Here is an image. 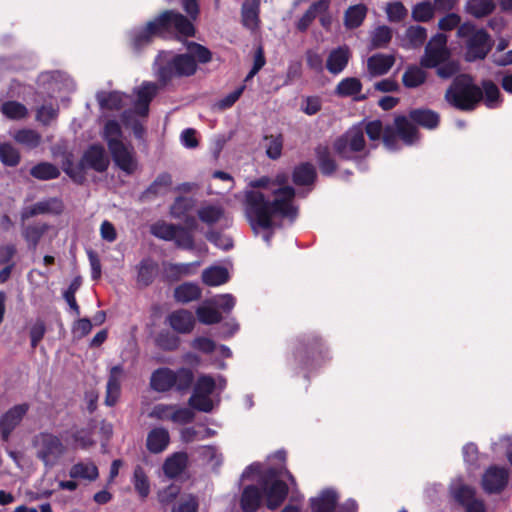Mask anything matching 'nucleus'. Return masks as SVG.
I'll list each match as a JSON object with an SVG mask.
<instances>
[{"label":"nucleus","instance_id":"f257e3e1","mask_svg":"<svg viewBox=\"0 0 512 512\" xmlns=\"http://www.w3.org/2000/svg\"><path fill=\"white\" fill-rule=\"evenodd\" d=\"M289 175L278 173L273 179L263 177L252 183L254 189L245 192L244 210L255 234H262L269 244L275 226L274 217L295 219L298 207L295 191L288 185Z\"/></svg>","mask_w":512,"mask_h":512},{"label":"nucleus","instance_id":"f03ea898","mask_svg":"<svg viewBox=\"0 0 512 512\" xmlns=\"http://www.w3.org/2000/svg\"><path fill=\"white\" fill-rule=\"evenodd\" d=\"M211 59V53L203 46L191 42L187 52L175 54L171 51H162L154 62V72L159 80L166 84L175 77H188L197 69V62L206 63Z\"/></svg>","mask_w":512,"mask_h":512},{"label":"nucleus","instance_id":"7ed1b4c3","mask_svg":"<svg viewBox=\"0 0 512 512\" xmlns=\"http://www.w3.org/2000/svg\"><path fill=\"white\" fill-rule=\"evenodd\" d=\"M483 91L468 75L457 76L446 92V100L460 110H472L483 100L488 108L499 106L500 91L491 81H483Z\"/></svg>","mask_w":512,"mask_h":512},{"label":"nucleus","instance_id":"20e7f679","mask_svg":"<svg viewBox=\"0 0 512 512\" xmlns=\"http://www.w3.org/2000/svg\"><path fill=\"white\" fill-rule=\"evenodd\" d=\"M175 31L183 36H192L194 26L182 14L174 11H164L156 19L147 23L145 27L134 29L131 32V41L135 47L148 43L152 37Z\"/></svg>","mask_w":512,"mask_h":512},{"label":"nucleus","instance_id":"39448f33","mask_svg":"<svg viewBox=\"0 0 512 512\" xmlns=\"http://www.w3.org/2000/svg\"><path fill=\"white\" fill-rule=\"evenodd\" d=\"M241 477L242 479L251 478L261 483L266 506L271 510L278 508L288 493V484L281 477L287 478L291 486L296 485L294 477L288 471L280 476L275 470L269 469L264 475H261V465L258 463L247 467Z\"/></svg>","mask_w":512,"mask_h":512},{"label":"nucleus","instance_id":"423d86ee","mask_svg":"<svg viewBox=\"0 0 512 512\" xmlns=\"http://www.w3.org/2000/svg\"><path fill=\"white\" fill-rule=\"evenodd\" d=\"M103 138L115 164L124 172L131 174L137 168L134 148L123 141L120 125L115 120L106 122L103 129Z\"/></svg>","mask_w":512,"mask_h":512},{"label":"nucleus","instance_id":"0eeeda50","mask_svg":"<svg viewBox=\"0 0 512 512\" xmlns=\"http://www.w3.org/2000/svg\"><path fill=\"white\" fill-rule=\"evenodd\" d=\"M226 381L223 377L213 378L209 375H201L197 379L193 393L189 399V405L202 412H210L219 402V393L225 388Z\"/></svg>","mask_w":512,"mask_h":512},{"label":"nucleus","instance_id":"6e6552de","mask_svg":"<svg viewBox=\"0 0 512 512\" xmlns=\"http://www.w3.org/2000/svg\"><path fill=\"white\" fill-rule=\"evenodd\" d=\"M457 36L464 40L465 59L469 62L484 59L491 50L490 35L484 29H478L470 22L459 26Z\"/></svg>","mask_w":512,"mask_h":512},{"label":"nucleus","instance_id":"1a4fd4ad","mask_svg":"<svg viewBox=\"0 0 512 512\" xmlns=\"http://www.w3.org/2000/svg\"><path fill=\"white\" fill-rule=\"evenodd\" d=\"M158 86L155 83L145 82L136 91V100L132 110L125 111L123 122L126 127L133 130L135 137L142 138L144 129L140 117H146L149 111V104L157 93Z\"/></svg>","mask_w":512,"mask_h":512},{"label":"nucleus","instance_id":"9d476101","mask_svg":"<svg viewBox=\"0 0 512 512\" xmlns=\"http://www.w3.org/2000/svg\"><path fill=\"white\" fill-rule=\"evenodd\" d=\"M193 373L188 368H180L174 371L169 368L155 370L150 378V386L157 392H166L171 389L186 391L193 381Z\"/></svg>","mask_w":512,"mask_h":512},{"label":"nucleus","instance_id":"9b49d317","mask_svg":"<svg viewBox=\"0 0 512 512\" xmlns=\"http://www.w3.org/2000/svg\"><path fill=\"white\" fill-rule=\"evenodd\" d=\"M36 450V456L45 467L52 468L59 463L60 459L66 453V446L62 440L48 432H43L35 436L33 441Z\"/></svg>","mask_w":512,"mask_h":512},{"label":"nucleus","instance_id":"f8f14e48","mask_svg":"<svg viewBox=\"0 0 512 512\" xmlns=\"http://www.w3.org/2000/svg\"><path fill=\"white\" fill-rule=\"evenodd\" d=\"M450 494L465 512H487L483 499L477 496L476 489L464 482L461 477L454 478L449 486Z\"/></svg>","mask_w":512,"mask_h":512},{"label":"nucleus","instance_id":"ddd939ff","mask_svg":"<svg viewBox=\"0 0 512 512\" xmlns=\"http://www.w3.org/2000/svg\"><path fill=\"white\" fill-rule=\"evenodd\" d=\"M150 231L157 238L175 241L176 245L183 249H190L193 246L191 233L183 227L158 221L151 226Z\"/></svg>","mask_w":512,"mask_h":512},{"label":"nucleus","instance_id":"4468645a","mask_svg":"<svg viewBox=\"0 0 512 512\" xmlns=\"http://www.w3.org/2000/svg\"><path fill=\"white\" fill-rule=\"evenodd\" d=\"M509 477L507 468L492 465L483 472L480 486L483 492L488 495L500 494L507 488Z\"/></svg>","mask_w":512,"mask_h":512},{"label":"nucleus","instance_id":"2eb2a0df","mask_svg":"<svg viewBox=\"0 0 512 512\" xmlns=\"http://www.w3.org/2000/svg\"><path fill=\"white\" fill-rule=\"evenodd\" d=\"M448 58L447 37L438 33L428 42L420 63L422 67L434 68L444 63Z\"/></svg>","mask_w":512,"mask_h":512},{"label":"nucleus","instance_id":"dca6fc26","mask_svg":"<svg viewBox=\"0 0 512 512\" xmlns=\"http://www.w3.org/2000/svg\"><path fill=\"white\" fill-rule=\"evenodd\" d=\"M365 145L362 126H354L334 143V149L344 159H351L355 152L363 150Z\"/></svg>","mask_w":512,"mask_h":512},{"label":"nucleus","instance_id":"f3484780","mask_svg":"<svg viewBox=\"0 0 512 512\" xmlns=\"http://www.w3.org/2000/svg\"><path fill=\"white\" fill-rule=\"evenodd\" d=\"M38 87L41 93H46L51 97L55 94L67 90L74 89L72 79L62 72H45L41 73L38 77Z\"/></svg>","mask_w":512,"mask_h":512},{"label":"nucleus","instance_id":"a211bd4d","mask_svg":"<svg viewBox=\"0 0 512 512\" xmlns=\"http://www.w3.org/2000/svg\"><path fill=\"white\" fill-rule=\"evenodd\" d=\"M22 236L28 247L35 250L41 241L51 244L53 239L57 236V231L54 227L46 223L38 222L24 226Z\"/></svg>","mask_w":512,"mask_h":512},{"label":"nucleus","instance_id":"6ab92c4d","mask_svg":"<svg viewBox=\"0 0 512 512\" xmlns=\"http://www.w3.org/2000/svg\"><path fill=\"white\" fill-rule=\"evenodd\" d=\"M28 410V404H17L0 416V436L3 441L9 440L12 432L20 425Z\"/></svg>","mask_w":512,"mask_h":512},{"label":"nucleus","instance_id":"aec40b11","mask_svg":"<svg viewBox=\"0 0 512 512\" xmlns=\"http://www.w3.org/2000/svg\"><path fill=\"white\" fill-rule=\"evenodd\" d=\"M363 131L365 130L371 141H379L381 138L385 147L389 151H396L400 148L396 136L392 133L391 128H383L380 120L369 121L365 124Z\"/></svg>","mask_w":512,"mask_h":512},{"label":"nucleus","instance_id":"412c9836","mask_svg":"<svg viewBox=\"0 0 512 512\" xmlns=\"http://www.w3.org/2000/svg\"><path fill=\"white\" fill-rule=\"evenodd\" d=\"M339 495L332 488L320 490L315 496L309 498L310 512H335Z\"/></svg>","mask_w":512,"mask_h":512},{"label":"nucleus","instance_id":"4be33fe9","mask_svg":"<svg viewBox=\"0 0 512 512\" xmlns=\"http://www.w3.org/2000/svg\"><path fill=\"white\" fill-rule=\"evenodd\" d=\"M170 444L169 431L161 426L150 429L146 437V448L152 454L164 452Z\"/></svg>","mask_w":512,"mask_h":512},{"label":"nucleus","instance_id":"5701e85b","mask_svg":"<svg viewBox=\"0 0 512 512\" xmlns=\"http://www.w3.org/2000/svg\"><path fill=\"white\" fill-rule=\"evenodd\" d=\"M166 322L177 333L187 334L190 333L195 325V318L192 312L179 309L170 313Z\"/></svg>","mask_w":512,"mask_h":512},{"label":"nucleus","instance_id":"b1692460","mask_svg":"<svg viewBox=\"0 0 512 512\" xmlns=\"http://www.w3.org/2000/svg\"><path fill=\"white\" fill-rule=\"evenodd\" d=\"M395 64L392 54L376 53L367 59V72L371 78L387 74Z\"/></svg>","mask_w":512,"mask_h":512},{"label":"nucleus","instance_id":"393cba45","mask_svg":"<svg viewBox=\"0 0 512 512\" xmlns=\"http://www.w3.org/2000/svg\"><path fill=\"white\" fill-rule=\"evenodd\" d=\"M351 58V50L347 45H342L330 51L326 68L331 74L341 73L347 66Z\"/></svg>","mask_w":512,"mask_h":512},{"label":"nucleus","instance_id":"a878e982","mask_svg":"<svg viewBox=\"0 0 512 512\" xmlns=\"http://www.w3.org/2000/svg\"><path fill=\"white\" fill-rule=\"evenodd\" d=\"M81 164L83 167H89L98 172H103L109 165V158L102 146L93 145L85 152Z\"/></svg>","mask_w":512,"mask_h":512},{"label":"nucleus","instance_id":"bb28decb","mask_svg":"<svg viewBox=\"0 0 512 512\" xmlns=\"http://www.w3.org/2000/svg\"><path fill=\"white\" fill-rule=\"evenodd\" d=\"M123 377L124 370L122 366L116 365L110 369L105 397V404L107 406H113L118 401L121 392V381Z\"/></svg>","mask_w":512,"mask_h":512},{"label":"nucleus","instance_id":"cd10ccee","mask_svg":"<svg viewBox=\"0 0 512 512\" xmlns=\"http://www.w3.org/2000/svg\"><path fill=\"white\" fill-rule=\"evenodd\" d=\"M69 476L72 479L94 482L99 477V470L96 464L90 460L79 461L71 466Z\"/></svg>","mask_w":512,"mask_h":512},{"label":"nucleus","instance_id":"c85d7f7f","mask_svg":"<svg viewBox=\"0 0 512 512\" xmlns=\"http://www.w3.org/2000/svg\"><path fill=\"white\" fill-rule=\"evenodd\" d=\"M259 8V0H245L242 4L241 21L250 31H256L259 27Z\"/></svg>","mask_w":512,"mask_h":512},{"label":"nucleus","instance_id":"c756f323","mask_svg":"<svg viewBox=\"0 0 512 512\" xmlns=\"http://www.w3.org/2000/svg\"><path fill=\"white\" fill-rule=\"evenodd\" d=\"M96 99L102 110H119L127 103L129 97L118 91H100L96 94Z\"/></svg>","mask_w":512,"mask_h":512},{"label":"nucleus","instance_id":"7c9ffc66","mask_svg":"<svg viewBox=\"0 0 512 512\" xmlns=\"http://www.w3.org/2000/svg\"><path fill=\"white\" fill-rule=\"evenodd\" d=\"M188 455L185 452H175L163 464V471L169 478L180 475L186 468Z\"/></svg>","mask_w":512,"mask_h":512},{"label":"nucleus","instance_id":"2f4dec72","mask_svg":"<svg viewBox=\"0 0 512 512\" xmlns=\"http://www.w3.org/2000/svg\"><path fill=\"white\" fill-rule=\"evenodd\" d=\"M394 126L395 131L406 145H412L417 141V129L406 117H396Z\"/></svg>","mask_w":512,"mask_h":512},{"label":"nucleus","instance_id":"473e14b6","mask_svg":"<svg viewBox=\"0 0 512 512\" xmlns=\"http://www.w3.org/2000/svg\"><path fill=\"white\" fill-rule=\"evenodd\" d=\"M261 502V493L254 485H247L241 495L240 505L243 512H256Z\"/></svg>","mask_w":512,"mask_h":512},{"label":"nucleus","instance_id":"72a5a7b5","mask_svg":"<svg viewBox=\"0 0 512 512\" xmlns=\"http://www.w3.org/2000/svg\"><path fill=\"white\" fill-rule=\"evenodd\" d=\"M201 296V289L196 283L185 282L177 286L174 290L175 300L179 303H189L199 299Z\"/></svg>","mask_w":512,"mask_h":512},{"label":"nucleus","instance_id":"f704fd0d","mask_svg":"<svg viewBox=\"0 0 512 512\" xmlns=\"http://www.w3.org/2000/svg\"><path fill=\"white\" fill-rule=\"evenodd\" d=\"M228 279V269L220 265L211 266L202 273V280L208 286L222 285L226 283Z\"/></svg>","mask_w":512,"mask_h":512},{"label":"nucleus","instance_id":"c9c22d12","mask_svg":"<svg viewBox=\"0 0 512 512\" xmlns=\"http://www.w3.org/2000/svg\"><path fill=\"white\" fill-rule=\"evenodd\" d=\"M367 15V7L363 4L350 6L344 14V25L347 29L359 27Z\"/></svg>","mask_w":512,"mask_h":512},{"label":"nucleus","instance_id":"e433bc0d","mask_svg":"<svg viewBox=\"0 0 512 512\" xmlns=\"http://www.w3.org/2000/svg\"><path fill=\"white\" fill-rule=\"evenodd\" d=\"M198 320L206 325L215 324L222 319L221 313L216 309L212 301H204L196 310Z\"/></svg>","mask_w":512,"mask_h":512},{"label":"nucleus","instance_id":"4c0bfd02","mask_svg":"<svg viewBox=\"0 0 512 512\" xmlns=\"http://www.w3.org/2000/svg\"><path fill=\"white\" fill-rule=\"evenodd\" d=\"M495 9L494 0H467L465 11L475 18H482L491 14Z\"/></svg>","mask_w":512,"mask_h":512},{"label":"nucleus","instance_id":"58836bf2","mask_svg":"<svg viewBox=\"0 0 512 512\" xmlns=\"http://www.w3.org/2000/svg\"><path fill=\"white\" fill-rule=\"evenodd\" d=\"M426 78V72L421 67L410 65L403 73L402 82L407 88H417L425 82Z\"/></svg>","mask_w":512,"mask_h":512},{"label":"nucleus","instance_id":"ea45409f","mask_svg":"<svg viewBox=\"0 0 512 512\" xmlns=\"http://www.w3.org/2000/svg\"><path fill=\"white\" fill-rule=\"evenodd\" d=\"M315 178V168L309 163H302L295 167L293 171V182L298 186L311 185Z\"/></svg>","mask_w":512,"mask_h":512},{"label":"nucleus","instance_id":"a19ab883","mask_svg":"<svg viewBox=\"0 0 512 512\" xmlns=\"http://www.w3.org/2000/svg\"><path fill=\"white\" fill-rule=\"evenodd\" d=\"M198 266H200V262L167 263L164 265V271L169 278H179L193 274Z\"/></svg>","mask_w":512,"mask_h":512},{"label":"nucleus","instance_id":"79ce46f5","mask_svg":"<svg viewBox=\"0 0 512 512\" xmlns=\"http://www.w3.org/2000/svg\"><path fill=\"white\" fill-rule=\"evenodd\" d=\"M362 84L355 77L342 79L336 86L335 93L341 97H354L361 92Z\"/></svg>","mask_w":512,"mask_h":512},{"label":"nucleus","instance_id":"37998d69","mask_svg":"<svg viewBox=\"0 0 512 512\" xmlns=\"http://www.w3.org/2000/svg\"><path fill=\"white\" fill-rule=\"evenodd\" d=\"M427 38V32L424 27L411 26L406 30L403 40V46L407 48L420 47Z\"/></svg>","mask_w":512,"mask_h":512},{"label":"nucleus","instance_id":"c03bdc74","mask_svg":"<svg viewBox=\"0 0 512 512\" xmlns=\"http://www.w3.org/2000/svg\"><path fill=\"white\" fill-rule=\"evenodd\" d=\"M13 138L18 144L28 149L36 148L42 139L41 135L32 129L18 130L13 134Z\"/></svg>","mask_w":512,"mask_h":512},{"label":"nucleus","instance_id":"a18cd8bd","mask_svg":"<svg viewBox=\"0 0 512 512\" xmlns=\"http://www.w3.org/2000/svg\"><path fill=\"white\" fill-rule=\"evenodd\" d=\"M410 117L414 122L428 129L437 127L439 123L438 114L431 110H414L410 113Z\"/></svg>","mask_w":512,"mask_h":512},{"label":"nucleus","instance_id":"49530a36","mask_svg":"<svg viewBox=\"0 0 512 512\" xmlns=\"http://www.w3.org/2000/svg\"><path fill=\"white\" fill-rule=\"evenodd\" d=\"M198 216L201 221L207 224H214L225 219V213L219 205L207 204L198 210Z\"/></svg>","mask_w":512,"mask_h":512},{"label":"nucleus","instance_id":"de8ad7c7","mask_svg":"<svg viewBox=\"0 0 512 512\" xmlns=\"http://www.w3.org/2000/svg\"><path fill=\"white\" fill-rule=\"evenodd\" d=\"M132 482L138 495L143 499L147 498L150 494V482L141 466L134 469Z\"/></svg>","mask_w":512,"mask_h":512},{"label":"nucleus","instance_id":"09e8293b","mask_svg":"<svg viewBox=\"0 0 512 512\" xmlns=\"http://www.w3.org/2000/svg\"><path fill=\"white\" fill-rule=\"evenodd\" d=\"M195 206V200L191 197L180 196L175 199L170 207V214L176 219H181Z\"/></svg>","mask_w":512,"mask_h":512},{"label":"nucleus","instance_id":"8fccbe9b","mask_svg":"<svg viewBox=\"0 0 512 512\" xmlns=\"http://www.w3.org/2000/svg\"><path fill=\"white\" fill-rule=\"evenodd\" d=\"M392 29L386 25H380L371 32L372 48H384L392 39Z\"/></svg>","mask_w":512,"mask_h":512},{"label":"nucleus","instance_id":"3c124183","mask_svg":"<svg viewBox=\"0 0 512 512\" xmlns=\"http://www.w3.org/2000/svg\"><path fill=\"white\" fill-rule=\"evenodd\" d=\"M434 5L429 0L417 3L412 8V18L418 22H427L434 16Z\"/></svg>","mask_w":512,"mask_h":512},{"label":"nucleus","instance_id":"603ef678","mask_svg":"<svg viewBox=\"0 0 512 512\" xmlns=\"http://www.w3.org/2000/svg\"><path fill=\"white\" fill-rule=\"evenodd\" d=\"M0 111L7 118L18 120L27 116L28 110L27 108L18 102L8 101L4 102L0 105Z\"/></svg>","mask_w":512,"mask_h":512},{"label":"nucleus","instance_id":"864d4df0","mask_svg":"<svg viewBox=\"0 0 512 512\" xmlns=\"http://www.w3.org/2000/svg\"><path fill=\"white\" fill-rule=\"evenodd\" d=\"M172 186V177L169 173H161L149 186L147 192L153 195H163L167 193Z\"/></svg>","mask_w":512,"mask_h":512},{"label":"nucleus","instance_id":"5fc2aeb1","mask_svg":"<svg viewBox=\"0 0 512 512\" xmlns=\"http://www.w3.org/2000/svg\"><path fill=\"white\" fill-rule=\"evenodd\" d=\"M0 161L6 166H16L20 161V154L12 144L0 143Z\"/></svg>","mask_w":512,"mask_h":512},{"label":"nucleus","instance_id":"6e6d98bb","mask_svg":"<svg viewBox=\"0 0 512 512\" xmlns=\"http://www.w3.org/2000/svg\"><path fill=\"white\" fill-rule=\"evenodd\" d=\"M31 175L41 180L54 179L59 176V170L50 163H40L31 169Z\"/></svg>","mask_w":512,"mask_h":512},{"label":"nucleus","instance_id":"4d7b16f0","mask_svg":"<svg viewBox=\"0 0 512 512\" xmlns=\"http://www.w3.org/2000/svg\"><path fill=\"white\" fill-rule=\"evenodd\" d=\"M156 269V264L152 260L144 259L139 265L138 281L143 285H148L151 283Z\"/></svg>","mask_w":512,"mask_h":512},{"label":"nucleus","instance_id":"13d9d810","mask_svg":"<svg viewBox=\"0 0 512 512\" xmlns=\"http://www.w3.org/2000/svg\"><path fill=\"white\" fill-rule=\"evenodd\" d=\"M385 11L390 22H400L407 16L408 13L407 9L400 1L388 3Z\"/></svg>","mask_w":512,"mask_h":512},{"label":"nucleus","instance_id":"bf43d9fd","mask_svg":"<svg viewBox=\"0 0 512 512\" xmlns=\"http://www.w3.org/2000/svg\"><path fill=\"white\" fill-rule=\"evenodd\" d=\"M80 286H81V278L76 277L71 281L68 289L63 294L64 299L66 300V302L68 303L70 308L74 311L76 316L80 315V309L76 303L75 293L80 288Z\"/></svg>","mask_w":512,"mask_h":512},{"label":"nucleus","instance_id":"052dcab7","mask_svg":"<svg viewBox=\"0 0 512 512\" xmlns=\"http://www.w3.org/2000/svg\"><path fill=\"white\" fill-rule=\"evenodd\" d=\"M194 419V413L190 408L173 405L171 422L179 425L187 424Z\"/></svg>","mask_w":512,"mask_h":512},{"label":"nucleus","instance_id":"680f3d73","mask_svg":"<svg viewBox=\"0 0 512 512\" xmlns=\"http://www.w3.org/2000/svg\"><path fill=\"white\" fill-rule=\"evenodd\" d=\"M173 405L159 403L154 405L151 410L148 412V417L160 420V421H170L172 415Z\"/></svg>","mask_w":512,"mask_h":512},{"label":"nucleus","instance_id":"e2e57ef3","mask_svg":"<svg viewBox=\"0 0 512 512\" xmlns=\"http://www.w3.org/2000/svg\"><path fill=\"white\" fill-rule=\"evenodd\" d=\"M266 154L271 159H277L281 156L283 142L280 136H270L265 138Z\"/></svg>","mask_w":512,"mask_h":512},{"label":"nucleus","instance_id":"0e129e2a","mask_svg":"<svg viewBox=\"0 0 512 512\" xmlns=\"http://www.w3.org/2000/svg\"><path fill=\"white\" fill-rule=\"evenodd\" d=\"M216 309L229 313L235 306L236 300L231 294H221L210 299Z\"/></svg>","mask_w":512,"mask_h":512},{"label":"nucleus","instance_id":"69168bd1","mask_svg":"<svg viewBox=\"0 0 512 512\" xmlns=\"http://www.w3.org/2000/svg\"><path fill=\"white\" fill-rule=\"evenodd\" d=\"M57 115L58 108L52 105H43L37 110L36 119L43 125H48L57 118Z\"/></svg>","mask_w":512,"mask_h":512},{"label":"nucleus","instance_id":"338daca9","mask_svg":"<svg viewBox=\"0 0 512 512\" xmlns=\"http://www.w3.org/2000/svg\"><path fill=\"white\" fill-rule=\"evenodd\" d=\"M46 332V326L43 320L37 319L30 327L31 346L35 348L43 339Z\"/></svg>","mask_w":512,"mask_h":512},{"label":"nucleus","instance_id":"774afa93","mask_svg":"<svg viewBox=\"0 0 512 512\" xmlns=\"http://www.w3.org/2000/svg\"><path fill=\"white\" fill-rule=\"evenodd\" d=\"M201 457L213 467H218L222 463V455L215 446L202 447Z\"/></svg>","mask_w":512,"mask_h":512}]
</instances>
